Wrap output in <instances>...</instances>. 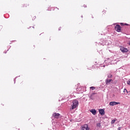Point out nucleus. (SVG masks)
I'll return each mask as SVG.
<instances>
[{
    "label": "nucleus",
    "instance_id": "f257e3e1",
    "mask_svg": "<svg viewBox=\"0 0 130 130\" xmlns=\"http://www.w3.org/2000/svg\"><path fill=\"white\" fill-rule=\"evenodd\" d=\"M78 106L79 102L77 100H74L72 102V107L70 108V109H75V108H77V107H78Z\"/></svg>",
    "mask_w": 130,
    "mask_h": 130
},
{
    "label": "nucleus",
    "instance_id": "f03ea898",
    "mask_svg": "<svg viewBox=\"0 0 130 130\" xmlns=\"http://www.w3.org/2000/svg\"><path fill=\"white\" fill-rule=\"evenodd\" d=\"M115 29L116 31H117V32H120V31L121 30V28L120 27V25H119V24H117L115 26Z\"/></svg>",
    "mask_w": 130,
    "mask_h": 130
},
{
    "label": "nucleus",
    "instance_id": "7ed1b4c3",
    "mask_svg": "<svg viewBox=\"0 0 130 130\" xmlns=\"http://www.w3.org/2000/svg\"><path fill=\"white\" fill-rule=\"evenodd\" d=\"M119 104H120L119 102H110L109 103V105H110V106H114L115 105H118Z\"/></svg>",
    "mask_w": 130,
    "mask_h": 130
},
{
    "label": "nucleus",
    "instance_id": "20e7f679",
    "mask_svg": "<svg viewBox=\"0 0 130 130\" xmlns=\"http://www.w3.org/2000/svg\"><path fill=\"white\" fill-rule=\"evenodd\" d=\"M90 128L88 127V124H85L82 126L81 130H89Z\"/></svg>",
    "mask_w": 130,
    "mask_h": 130
},
{
    "label": "nucleus",
    "instance_id": "39448f33",
    "mask_svg": "<svg viewBox=\"0 0 130 130\" xmlns=\"http://www.w3.org/2000/svg\"><path fill=\"white\" fill-rule=\"evenodd\" d=\"M120 50L122 52L125 53V52H127L128 51V50L125 48H121Z\"/></svg>",
    "mask_w": 130,
    "mask_h": 130
},
{
    "label": "nucleus",
    "instance_id": "423d86ee",
    "mask_svg": "<svg viewBox=\"0 0 130 130\" xmlns=\"http://www.w3.org/2000/svg\"><path fill=\"white\" fill-rule=\"evenodd\" d=\"M99 112L101 115H104L105 114V112L104 111V110L103 109H100Z\"/></svg>",
    "mask_w": 130,
    "mask_h": 130
},
{
    "label": "nucleus",
    "instance_id": "0eeeda50",
    "mask_svg": "<svg viewBox=\"0 0 130 130\" xmlns=\"http://www.w3.org/2000/svg\"><path fill=\"white\" fill-rule=\"evenodd\" d=\"M59 115H60L59 113H55L53 114V116H54V117L55 118H58V117L59 116Z\"/></svg>",
    "mask_w": 130,
    "mask_h": 130
},
{
    "label": "nucleus",
    "instance_id": "6e6552de",
    "mask_svg": "<svg viewBox=\"0 0 130 130\" xmlns=\"http://www.w3.org/2000/svg\"><path fill=\"white\" fill-rule=\"evenodd\" d=\"M111 81H112V79H106V85H109V84H110V82H111Z\"/></svg>",
    "mask_w": 130,
    "mask_h": 130
},
{
    "label": "nucleus",
    "instance_id": "1a4fd4ad",
    "mask_svg": "<svg viewBox=\"0 0 130 130\" xmlns=\"http://www.w3.org/2000/svg\"><path fill=\"white\" fill-rule=\"evenodd\" d=\"M90 112L93 114V115H95L96 114V111L95 109H92L90 110Z\"/></svg>",
    "mask_w": 130,
    "mask_h": 130
},
{
    "label": "nucleus",
    "instance_id": "9d476101",
    "mask_svg": "<svg viewBox=\"0 0 130 130\" xmlns=\"http://www.w3.org/2000/svg\"><path fill=\"white\" fill-rule=\"evenodd\" d=\"M108 78H109V79H110L111 78H112V75L109 74H108Z\"/></svg>",
    "mask_w": 130,
    "mask_h": 130
},
{
    "label": "nucleus",
    "instance_id": "9b49d317",
    "mask_svg": "<svg viewBox=\"0 0 130 130\" xmlns=\"http://www.w3.org/2000/svg\"><path fill=\"white\" fill-rule=\"evenodd\" d=\"M96 126L97 127H101V124H100V123H97Z\"/></svg>",
    "mask_w": 130,
    "mask_h": 130
},
{
    "label": "nucleus",
    "instance_id": "f8f14e48",
    "mask_svg": "<svg viewBox=\"0 0 130 130\" xmlns=\"http://www.w3.org/2000/svg\"><path fill=\"white\" fill-rule=\"evenodd\" d=\"M123 92L124 93H127V94H128V92L127 90H126V89H125V88L124 89Z\"/></svg>",
    "mask_w": 130,
    "mask_h": 130
},
{
    "label": "nucleus",
    "instance_id": "ddd939ff",
    "mask_svg": "<svg viewBox=\"0 0 130 130\" xmlns=\"http://www.w3.org/2000/svg\"><path fill=\"white\" fill-rule=\"evenodd\" d=\"M116 121V120H114H114H112L111 121V124H113V123H114Z\"/></svg>",
    "mask_w": 130,
    "mask_h": 130
},
{
    "label": "nucleus",
    "instance_id": "4468645a",
    "mask_svg": "<svg viewBox=\"0 0 130 130\" xmlns=\"http://www.w3.org/2000/svg\"><path fill=\"white\" fill-rule=\"evenodd\" d=\"M90 89H91V90H95V87L91 86V87H90Z\"/></svg>",
    "mask_w": 130,
    "mask_h": 130
},
{
    "label": "nucleus",
    "instance_id": "2eb2a0df",
    "mask_svg": "<svg viewBox=\"0 0 130 130\" xmlns=\"http://www.w3.org/2000/svg\"><path fill=\"white\" fill-rule=\"evenodd\" d=\"M127 84L128 85H130V80H128V81H127Z\"/></svg>",
    "mask_w": 130,
    "mask_h": 130
},
{
    "label": "nucleus",
    "instance_id": "dca6fc26",
    "mask_svg": "<svg viewBox=\"0 0 130 130\" xmlns=\"http://www.w3.org/2000/svg\"><path fill=\"white\" fill-rule=\"evenodd\" d=\"M93 94H92L90 96V99H92V100H93V99H94V98H93Z\"/></svg>",
    "mask_w": 130,
    "mask_h": 130
},
{
    "label": "nucleus",
    "instance_id": "f3484780",
    "mask_svg": "<svg viewBox=\"0 0 130 130\" xmlns=\"http://www.w3.org/2000/svg\"><path fill=\"white\" fill-rule=\"evenodd\" d=\"M121 127H118V130H121Z\"/></svg>",
    "mask_w": 130,
    "mask_h": 130
},
{
    "label": "nucleus",
    "instance_id": "a211bd4d",
    "mask_svg": "<svg viewBox=\"0 0 130 130\" xmlns=\"http://www.w3.org/2000/svg\"><path fill=\"white\" fill-rule=\"evenodd\" d=\"M14 83H16V78L14 79Z\"/></svg>",
    "mask_w": 130,
    "mask_h": 130
},
{
    "label": "nucleus",
    "instance_id": "6ab92c4d",
    "mask_svg": "<svg viewBox=\"0 0 130 130\" xmlns=\"http://www.w3.org/2000/svg\"><path fill=\"white\" fill-rule=\"evenodd\" d=\"M84 8H87V6L84 5Z\"/></svg>",
    "mask_w": 130,
    "mask_h": 130
},
{
    "label": "nucleus",
    "instance_id": "aec40b11",
    "mask_svg": "<svg viewBox=\"0 0 130 130\" xmlns=\"http://www.w3.org/2000/svg\"><path fill=\"white\" fill-rule=\"evenodd\" d=\"M34 18V19H36V16H35Z\"/></svg>",
    "mask_w": 130,
    "mask_h": 130
},
{
    "label": "nucleus",
    "instance_id": "412c9836",
    "mask_svg": "<svg viewBox=\"0 0 130 130\" xmlns=\"http://www.w3.org/2000/svg\"><path fill=\"white\" fill-rule=\"evenodd\" d=\"M125 25H127V24H125Z\"/></svg>",
    "mask_w": 130,
    "mask_h": 130
},
{
    "label": "nucleus",
    "instance_id": "4be33fe9",
    "mask_svg": "<svg viewBox=\"0 0 130 130\" xmlns=\"http://www.w3.org/2000/svg\"><path fill=\"white\" fill-rule=\"evenodd\" d=\"M59 30H60V29L59 28Z\"/></svg>",
    "mask_w": 130,
    "mask_h": 130
}]
</instances>
